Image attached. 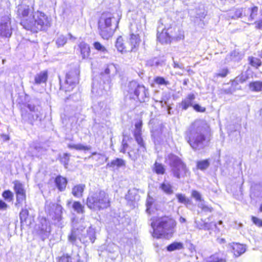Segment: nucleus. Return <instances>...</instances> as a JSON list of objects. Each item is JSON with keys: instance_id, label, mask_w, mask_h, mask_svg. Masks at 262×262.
Instances as JSON below:
<instances>
[{"instance_id": "55", "label": "nucleus", "mask_w": 262, "mask_h": 262, "mask_svg": "<svg viewBox=\"0 0 262 262\" xmlns=\"http://www.w3.org/2000/svg\"><path fill=\"white\" fill-rule=\"evenodd\" d=\"M228 73V70L227 68H223L219 70L217 73H216V77H225Z\"/></svg>"}, {"instance_id": "7", "label": "nucleus", "mask_w": 262, "mask_h": 262, "mask_svg": "<svg viewBox=\"0 0 262 262\" xmlns=\"http://www.w3.org/2000/svg\"><path fill=\"white\" fill-rule=\"evenodd\" d=\"M126 91L129 95V98L137 100L141 103L147 102L149 98V92L148 88L143 84L133 80L128 83Z\"/></svg>"}, {"instance_id": "23", "label": "nucleus", "mask_w": 262, "mask_h": 262, "mask_svg": "<svg viewBox=\"0 0 262 262\" xmlns=\"http://www.w3.org/2000/svg\"><path fill=\"white\" fill-rule=\"evenodd\" d=\"M78 48L82 59L88 58L91 51L89 45L84 42H81L78 45Z\"/></svg>"}, {"instance_id": "48", "label": "nucleus", "mask_w": 262, "mask_h": 262, "mask_svg": "<svg viewBox=\"0 0 262 262\" xmlns=\"http://www.w3.org/2000/svg\"><path fill=\"white\" fill-rule=\"evenodd\" d=\"M2 196L6 201L11 202L13 200V194L10 190H7L3 192Z\"/></svg>"}, {"instance_id": "42", "label": "nucleus", "mask_w": 262, "mask_h": 262, "mask_svg": "<svg viewBox=\"0 0 262 262\" xmlns=\"http://www.w3.org/2000/svg\"><path fill=\"white\" fill-rule=\"evenodd\" d=\"M249 88L253 91L259 92L262 91V82L259 81L250 83Z\"/></svg>"}, {"instance_id": "46", "label": "nucleus", "mask_w": 262, "mask_h": 262, "mask_svg": "<svg viewBox=\"0 0 262 262\" xmlns=\"http://www.w3.org/2000/svg\"><path fill=\"white\" fill-rule=\"evenodd\" d=\"M209 165L210 163L208 160L199 161L197 162V167L201 170L206 169L209 167Z\"/></svg>"}, {"instance_id": "54", "label": "nucleus", "mask_w": 262, "mask_h": 262, "mask_svg": "<svg viewBox=\"0 0 262 262\" xmlns=\"http://www.w3.org/2000/svg\"><path fill=\"white\" fill-rule=\"evenodd\" d=\"M57 262H73L72 260V257L68 255H63L61 257L58 258Z\"/></svg>"}, {"instance_id": "39", "label": "nucleus", "mask_w": 262, "mask_h": 262, "mask_svg": "<svg viewBox=\"0 0 262 262\" xmlns=\"http://www.w3.org/2000/svg\"><path fill=\"white\" fill-rule=\"evenodd\" d=\"M232 18L234 19L242 18L246 20V8H241L236 9L234 15L232 16Z\"/></svg>"}, {"instance_id": "22", "label": "nucleus", "mask_w": 262, "mask_h": 262, "mask_svg": "<svg viewBox=\"0 0 262 262\" xmlns=\"http://www.w3.org/2000/svg\"><path fill=\"white\" fill-rule=\"evenodd\" d=\"M140 38L138 34L132 33L130 35L128 43L130 45L129 51L134 52L135 49L139 46Z\"/></svg>"}, {"instance_id": "5", "label": "nucleus", "mask_w": 262, "mask_h": 262, "mask_svg": "<svg viewBox=\"0 0 262 262\" xmlns=\"http://www.w3.org/2000/svg\"><path fill=\"white\" fill-rule=\"evenodd\" d=\"M86 205L88 208L95 211L106 208L110 205L108 196L101 190L91 192L86 199Z\"/></svg>"}, {"instance_id": "56", "label": "nucleus", "mask_w": 262, "mask_h": 262, "mask_svg": "<svg viewBox=\"0 0 262 262\" xmlns=\"http://www.w3.org/2000/svg\"><path fill=\"white\" fill-rule=\"evenodd\" d=\"M250 63L252 66L254 67H259L261 65V61L259 59L256 58H252Z\"/></svg>"}, {"instance_id": "35", "label": "nucleus", "mask_w": 262, "mask_h": 262, "mask_svg": "<svg viewBox=\"0 0 262 262\" xmlns=\"http://www.w3.org/2000/svg\"><path fill=\"white\" fill-rule=\"evenodd\" d=\"M206 14L207 12L203 5H199L196 8L195 17L199 18L200 20H202L205 17Z\"/></svg>"}, {"instance_id": "41", "label": "nucleus", "mask_w": 262, "mask_h": 262, "mask_svg": "<svg viewBox=\"0 0 262 262\" xmlns=\"http://www.w3.org/2000/svg\"><path fill=\"white\" fill-rule=\"evenodd\" d=\"M68 147L71 149H75L78 150H89L91 148L90 146H84L81 144H69Z\"/></svg>"}, {"instance_id": "64", "label": "nucleus", "mask_w": 262, "mask_h": 262, "mask_svg": "<svg viewBox=\"0 0 262 262\" xmlns=\"http://www.w3.org/2000/svg\"><path fill=\"white\" fill-rule=\"evenodd\" d=\"M255 28L262 30V18L254 22Z\"/></svg>"}, {"instance_id": "30", "label": "nucleus", "mask_w": 262, "mask_h": 262, "mask_svg": "<svg viewBox=\"0 0 262 262\" xmlns=\"http://www.w3.org/2000/svg\"><path fill=\"white\" fill-rule=\"evenodd\" d=\"M159 188L168 195H171L173 193L172 186L168 181L165 180L160 184Z\"/></svg>"}, {"instance_id": "3", "label": "nucleus", "mask_w": 262, "mask_h": 262, "mask_svg": "<svg viewBox=\"0 0 262 262\" xmlns=\"http://www.w3.org/2000/svg\"><path fill=\"white\" fill-rule=\"evenodd\" d=\"M151 226L154 230V237L168 239L172 237L174 232L176 222L171 217L164 216L154 220Z\"/></svg>"}, {"instance_id": "44", "label": "nucleus", "mask_w": 262, "mask_h": 262, "mask_svg": "<svg viewBox=\"0 0 262 262\" xmlns=\"http://www.w3.org/2000/svg\"><path fill=\"white\" fill-rule=\"evenodd\" d=\"M56 45L58 48L63 47L67 42V38L63 35H59L56 39Z\"/></svg>"}, {"instance_id": "52", "label": "nucleus", "mask_w": 262, "mask_h": 262, "mask_svg": "<svg viewBox=\"0 0 262 262\" xmlns=\"http://www.w3.org/2000/svg\"><path fill=\"white\" fill-rule=\"evenodd\" d=\"M199 207L205 212H211L212 211V208L206 205L204 202L200 203Z\"/></svg>"}, {"instance_id": "21", "label": "nucleus", "mask_w": 262, "mask_h": 262, "mask_svg": "<svg viewBox=\"0 0 262 262\" xmlns=\"http://www.w3.org/2000/svg\"><path fill=\"white\" fill-rule=\"evenodd\" d=\"M195 99L194 94L190 93L180 103V106L183 110H186L189 106H192V102Z\"/></svg>"}, {"instance_id": "14", "label": "nucleus", "mask_w": 262, "mask_h": 262, "mask_svg": "<svg viewBox=\"0 0 262 262\" xmlns=\"http://www.w3.org/2000/svg\"><path fill=\"white\" fill-rule=\"evenodd\" d=\"M10 20L8 16H5L2 18L0 22V36L10 37L12 33L10 25Z\"/></svg>"}, {"instance_id": "34", "label": "nucleus", "mask_w": 262, "mask_h": 262, "mask_svg": "<svg viewBox=\"0 0 262 262\" xmlns=\"http://www.w3.org/2000/svg\"><path fill=\"white\" fill-rule=\"evenodd\" d=\"M152 170L157 174H164L165 173V168L162 163L156 161L152 167Z\"/></svg>"}, {"instance_id": "9", "label": "nucleus", "mask_w": 262, "mask_h": 262, "mask_svg": "<svg viewBox=\"0 0 262 262\" xmlns=\"http://www.w3.org/2000/svg\"><path fill=\"white\" fill-rule=\"evenodd\" d=\"M62 206L56 203L47 201L45 204V210L49 217L54 221V224L61 227L62 222Z\"/></svg>"}, {"instance_id": "15", "label": "nucleus", "mask_w": 262, "mask_h": 262, "mask_svg": "<svg viewBox=\"0 0 262 262\" xmlns=\"http://www.w3.org/2000/svg\"><path fill=\"white\" fill-rule=\"evenodd\" d=\"M117 72V68L114 63L108 64L105 67L104 71L101 72V78L104 82L109 83L111 81V76L115 75Z\"/></svg>"}, {"instance_id": "36", "label": "nucleus", "mask_w": 262, "mask_h": 262, "mask_svg": "<svg viewBox=\"0 0 262 262\" xmlns=\"http://www.w3.org/2000/svg\"><path fill=\"white\" fill-rule=\"evenodd\" d=\"M164 61L157 57L152 58L146 61V64L149 67H158L162 66Z\"/></svg>"}, {"instance_id": "28", "label": "nucleus", "mask_w": 262, "mask_h": 262, "mask_svg": "<svg viewBox=\"0 0 262 262\" xmlns=\"http://www.w3.org/2000/svg\"><path fill=\"white\" fill-rule=\"evenodd\" d=\"M50 232V226L46 220H44L41 222V226L40 227V233L42 235L43 238H46L48 236Z\"/></svg>"}, {"instance_id": "24", "label": "nucleus", "mask_w": 262, "mask_h": 262, "mask_svg": "<svg viewBox=\"0 0 262 262\" xmlns=\"http://www.w3.org/2000/svg\"><path fill=\"white\" fill-rule=\"evenodd\" d=\"M155 200L149 195H148L146 201V212L148 214H152L154 211Z\"/></svg>"}, {"instance_id": "38", "label": "nucleus", "mask_w": 262, "mask_h": 262, "mask_svg": "<svg viewBox=\"0 0 262 262\" xmlns=\"http://www.w3.org/2000/svg\"><path fill=\"white\" fill-rule=\"evenodd\" d=\"M183 248V244L181 242H173L169 245L166 248L167 250L170 252L177 250H181Z\"/></svg>"}, {"instance_id": "4", "label": "nucleus", "mask_w": 262, "mask_h": 262, "mask_svg": "<svg viewBox=\"0 0 262 262\" xmlns=\"http://www.w3.org/2000/svg\"><path fill=\"white\" fill-rule=\"evenodd\" d=\"M25 106L27 110L21 111V120L23 123L33 125L35 122L41 121L42 114L40 102L38 99H31L26 103Z\"/></svg>"}, {"instance_id": "27", "label": "nucleus", "mask_w": 262, "mask_h": 262, "mask_svg": "<svg viewBox=\"0 0 262 262\" xmlns=\"http://www.w3.org/2000/svg\"><path fill=\"white\" fill-rule=\"evenodd\" d=\"M236 89V85L232 81L231 83L225 84L224 86L221 90V93L224 94H232Z\"/></svg>"}, {"instance_id": "20", "label": "nucleus", "mask_w": 262, "mask_h": 262, "mask_svg": "<svg viewBox=\"0 0 262 262\" xmlns=\"http://www.w3.org/2000/svg\"><path fill=\"white\" fill-rule=\"evenodd\" d=\"M54 183L58 190L62 192L66 189L68 184V180L66 178L59 175L55 178Z\"/></svg>"}, {"instance_id": "29", "label": "nucleus", "mask_w": 262, "mask_h": 262, "mask_svg": "<svg viewBox=\"0 0 262 262\" xmlns=\"http://www.w3.org/2000/svg\"><path fill=\"white\" fill-rule=\"evenodd\" d=\"M232 247V252L234 253V255L236 257L240 256L246 251L245 247L242 244L234 243Z\"/></svg>"}, {"instance_id": "12", "label": "nucleus", "mask_w": 262, "mask_h": 262, "mask_svg": "<svg viewBox=\"0 0 262 262\" xmlns=\"http://www.w3.org/2000/svg\"><path fill=\"white\" fill-rule=\"evenodd\" d=\"M14 184V189L16 194V201L15 206L17 208L21 207L24 203H26V191L24 185L18 181H15Z\"/></svg>"}, {"instance_id": "33", "label": "nucleus", "mask_w": 262, "mask_h": 262, "mask_svg": "<svg viewBox=\"0 0 262 262\" xmlns=\"http://www.w3.org/2000/svg\"><path fill=\"white\" fill-rule=\"evenodd\" d=\"M85 188V185L79 184L75 186L72 188V193L76 198H80L82 195V193Z\"/></svg>"}, {"instance_id": "51", "label": "nucleus", "mask_w": 262, "mask_h": 262, "mask_svg": "<svg viewBox=\"0 0 262 262\" xmlns=\"http://www.w3.org/2000/svg\"><path fill=\"white\" fill-rule=\"evenodd\" d=\"M93 46L95 49L99 51H100L104 53L107 52V50L105 49V48L98 41L95 42L93 43Z\"/></svg>"}, {"instance_id": "45", "label": "nucleus", "mask_w": 262, "mask_h": 262, "mask_svg": "<svg viewBox=\"0 0 262 262\" xmlns=\"http://www.w3.org/2000/svg\"><path fill=\"white\" fill-rule=\"evenodd\" d=\"M72 208L77 213H83L84 212V206L79 202H74L72 204Z\"/></svg>"}, {"instance_id": "62", "label": "nucleus", "mask_w": 262, "mask_h": 262, "mask_svg": "<svg viewBox=\"0 0 262 262\" xmlns=\"http://www.w3.org/2000/svg\"><path fill=\"white\" fill-rule=\"evenodd\" d=\"M193 108L197 112H204L206 110L205 108L202 107L199 104H195L192 105Z\"/></svg>"}, {"instance_id": "19", "label": "nucleus", "mask_w": 262, "mask_h": 262, "mask_svg": "<svg viewBox=\"0 0 262 262\" xmlns=\"http://www.w3.org/2000/svg\"><path fill=\"white\" fill-rule=\"evenodd\" d=\"M258 7L254 6L251 8H246V20L252 21L255 20L258 15Z\"/></svg>"}, {"instance_id": "49", "label": "nucleus", "mask_w": 262, "mask_h": 262, "mask_svg": "<svg viewBox=\"0 0 262 262\" xmlns=\"http://www.w3.org/2000/svg\"><path fill=\"white\" fill-rule=\"evenodd\" d=\"M154 81L156 83L159 85H167L169 84V82L166 80L163 77L157 76L155 78Z\"/></svg>"}, {"instance_id": "50", "label": "nucleus", "mask_w": 262, "mask_h": 262, "mask_svg": "<svg viewBox=\"0 0 262 262\" xmlns=\"http://www.w3.org/2000/svg\"><path fill=\"white\" fill-rule=\"evenodd\" d=\"M135 138L136 142L141 148V150H142L143 151H144L146 150V148L141 136L135 137Z\"/></svg>"}, {"instance_id": "58", "label": "nucleus", "mask_w": 262, "mask_h": 262, "mask_svg": "<svg viewBox=\"0 0 262 262\" xmlns=\"http://www.w3.org/2000/svg\"><path fill=\"white\" fill-rule=\"evenodd\" d=\"M172 59H173V67L174 69H184V64L182 63L174 61L173 58H172Z\"/></svg>"}, {"instance_id": "26", "label": "nucleus", "mask_w": 262, "mask_h": 262, "mask_svg": "<svg viewBox=\"0 0 262 262\" xmlns=\"http://www.w3.org/2000/svg\"><path fill=\"white\" fill-rule=\"evenodd\" d=\"M48 79V73L47 71H42L36 74L34 77V83L40 84L42 83H46Z\"/></svg>"}, {"instance_id": "43", "label": "nucleus", "mask_w": 262, "mask_h": 262, "mask_svg": "<svg viewBox=\"0 0 262 262\" xmlns=\"http://www.w3.org/2000/svg\"><path fill=\"white\" fill-rule=\"evenodd\" d=\"M70 156L71 155L68 153H64L62 156L59 155L60 161L63 164L66 168H68Z\"/></svg>"}, {"instance_id": "6", "label": "nucleus", "mask_w": 262, "mask_h": 262, "mask_svg": "<svg viewBox=\"0 0 262 262\" xmlns=\"http://www.w3.org/2000/svg\"><path fill=\"white\" fill-rule=\"evenodd\" d=\"M120 18L116 19L113 14L110 12H103L98 21V29L100 36L105 39H108L113 33L114 30L112 28L113 21L116 22V27L118 25Z\"/></svg>"}, {"instance_id": "25", "label": "nucleus", "mask_w": 262, "mask_h": 262, "mask_svg": "<svg viewBox=\"0 0 262 262\" xmlns=\"http://www.w3.org/2000/svg\"><path fill=\"white\" fill-rule=\"evenodd\" d=\"M194 225L195 228L199 230H209L211 226V223L205 222L202 219H200V220H195Z\"/></svg>"}, {"instance_id": "8", "label": "nucleus", "mask_w": 262, "mask_h": 262, "mask_svg": "<svg viewBox=\"0 0 262 262\" xmlns=\"http://www.w3.org/2000/svg\"><path fill=\"white\" fill-rule=\"evenodd\" d=\"M168 163L171 168L173 177L177 179L184 177L187 176L188 169L186 165L180 158L173 154H169L166 158Z\"/></svg>"}, {"instance_id": "59", "label": "nucleus", "mask_w": 262, "mask_h": 262, "mask_svg": "<svg viewBox=\"0 0 262 262\" xmlns=\"http://www.w3.org/2000/svg\"><path fill=\"white\" fill-rule=\"evenodd\" d=\"M252 220L253 223L258 227H262V220L259 219L256 217L252 216Z\"/></svg>"}, {"instance_id": "57", "label": "nucleus", "mask_w": 262, "mask_h": 262, "mask_svg": "<svg viewBox=\"0 0 262 262\" xmlns=\"http://www.w3.org/2000/svg\"><path fill=\"white\" fill-rule=\"evenodd\" d=\"M246 80L245 78L244 77L243 75L239 76L236 77L234 80L232 81L237 86L238 85V82L243 83Z\"/></svg>"}, {"instance_id": "11", "label": "nucleus", "mask_w": 262, "mask_h": 262, "mask_svg": "<svg viewBox=\"0 0 262 262\" xmlns=\"http://www.w3.org/2000/svg\"><path fill=\"white\" fill-rule=\"evenodd\" d=\"M73 228L70 235L68 236L69 241L74 244L77 239L80 241V237H82L85 228V225L83 221L80 220L79 222L73 221Z\"/></svg>"}, {"instance_id": "2", "label": "nucleus", "mask_w": 262, "mask_h": 262, "mask_svg": "<svg viewBox=\"0 0 262 262\" xmlns=\"http://www.w3.org/2000/svg\"><path fill=\"white\" fill-rule=\"evenodd\" d=\"M17 13L21 18L20 25L27 30L37 32L50 26L48 17L43 13L39 11L33 12V9L29 6H19Z\"/></svg>"}, {"instance_id": "17", "label": "nucleus", "mask_w": 262, "mask_h": 262, "mask_svg": "<svg viewBox=\"0 0 262 262\" xmlns=\"http://www.w3.org/2000/svg\"><path fill=\"white\" fill-rule=\"evenodd\" d=\"M93 110L96 114L101 116H107L108 109L104 102H99L92 106Z\"/></svg>"}, {"instance_id": "53", "label": "nucleus", "mask_w": 262, "mask_h": 262, "mask_svg": "<svg viewBox=\"0 0 262 262\" xmlns=\"http://www.w3.org/2000/svg\"><path fill=\"white\" fill-rule=\"evenodd\" d=\"M179 202L183 204H187L189 202V199H187L184 194L178 193L176 194Z\"/></svg>"}, {"instance_id": "31", "label": "nucleus", "mask_w": 262, "mask_h": 262, "mask_svg": "<svg viewBox=\"0 0 262 262\" xmlns=\"http://www.w3.org/2000/svg\"><path fill=\"white\" fill-rule=\"evenodd\" d=\"M125 164V161L123 159L116 158V159L112 160L111 162L108 163L106 164V167L114 168L116 167L117 168H119L121 166H124Z\"/></svg>"}, {"instance_id": "1", "label": "nucleus", "mask_w": 262, "mask_h": 262, "mask_svg": "<svg viewBox=\"0 0 262 262\" xmlns=\"http://www.w3.org/2000/svg\"><path fill=\"white\" fill-rule=\"evenodd\" d=\"M209 128L202 120H196L191 123L185 133V138L192 149L201 151L209 145Z\"/></svg>"}, {"instance_id": "61", "label": "nucleus", "mask_w": 262, "mask_h": 262, "mask_svg": "<svg viewBox=\"0 0 262 262\" xmlns=\"http://www.w3.org/2000/svg\"><path fill=\"white\" fill-rule=\"evenodd\" d=\"M103 156V155L100 153H98L97 152H94L92 154L91 156H89V158L96 159L98 160L100 159L101 157Z\"/></svg>"}, {"instance_id": "16", "label": "nucleus", "mask_w": 262, "mask_h": 262, "mask_svg": "<svg viewBox=\"0 0 262 262\" xmlns=\"http://www.w3.org/2000/svg\"><path fill=\"white\" fill-rule=\"evenodd\" d=\"M157 39L162 43H167L170 41V37L166 30L163 27V25H159L157 28Z\"/></svg>"}, {"instance_id": "40", "label": "nucleus", "mask_w": 262, "mask_h": 262, "mask_svg": "<svg viewBox=\"0 0 262 262\" xmlns=\"http://www.w3.org/2000/svg\"><path fill=\"white\" fill-rule=\"evenodd\" d=\"M208 262H226V260L223 255L216 253L209 258Z\"/></svg>"}, {"instance_id": "32", "label": "nucleus", "mask_w": 262, "mask_h": 262, "mask_svg": "<svg viewBox=\"0 0 262 262\" xmlns=\"http://www.w3.org/2000/svg\"><path fill=\"white\" fill-rule=\"evenodd\" d=\"M115 46L118 51L120 52L129 51V48H127L124 45L123 39L122 36H119L117 38Z\"/></svg>"}, {"instance_id": "13", "label": "nucleus", "mask_w": 262, "mask_h": 262, "mask_svg": "<svg viewBox=\"0 0 262 262\" xmlns=\"http://www.w3.org/2000/svg\"><path fill=\"white\" fill-rule=\"evenodd\" d=\"M250 196L251 203L253 205L256 204L257 202L262 200V186L260 183H254L251 186Z\"/></svg>"}, {"instance_id": "60", "label": "nucleus", "mask_w": 262, "mask_h": 262, "mask_svg": "<svg viewBox=\"0 0 262 262\" xmlns=\"http://www.w3.org/2000/svg\"><path fill=\"white\" fill-rule=\"evenodd\" d=\"M192 196L194 198L196 201H201V195L196 190H193L191 193Z\"/></svg>"}, {"instance_id": "63", "label": "nucleus", "mask_w": 262, "mask_h": 262, "mask_svg": "<svg viewBox=\"0 0 262 262\" xmlns=\"http://www.w3.org/2000/svg\"><path fill=\"white\" fill-rule=\"evenodd\" d=\"M128 146V144L123 139L122 142V148L120 150V152L122 153H125L126 151V149Z\"/></svg>"}, {"instance_id": "18", "label": "nucleus", "mask_w": 262, "mask_h": 262, "mask_svg": "<svg viewBox=\"0 0 262 262\" xmlns=\"http://www.w3.org/2000/svg\"><path fill=\"white\" fill-rule=\"evenodd\" d=\"M96 232L94 228L89 227L86 230V233L84 234L82 237H80V242L84 244L94 243L96 239Z\"/></svg>"}, {"instance_id": "37", "label": "nucleus", "mask_w": 262, "mask_h": 262, "mask_svg": "<svg viewBox=\"0 0 262 262\" xmlns=\"http://www.w3.org/2000/svg\"><path fill=\"white\" fill-rule=\"evenodd\" d=\"M21 208V210L19 213V218L20 223L22 224L23 223L26 222L27 219L29 216V211L27 208L26 205H25L24 207H23V205Z\"/></svg>"}, {"instance_id": "10", "label": "nucleus", "mask_w": 262, "mask_h": 262, "mask_svg": "<svg viewBox=\"0 0 262 262\" xmlns=\"http://www.w3.org/2000/svg\"><path fill=\"white\" fill-rule=\"evenodd\" d=\"M80 71L78 67L69 71L66 75V80L63 89L66 92H70L73 90L79 82Z\"/></svg>"}, {"instance_id": "47", "label": "nucleus", "mask_w": 262, "mask_h": 262, "mask_svg": "<svg viewBox=\"0 0 262 262\" xmlns=\"http://www.w3.org/2000/svg\"><path fill=\"white\" fill-rule=\"evenodd\" d=\"M230 56L232 60L236 61H238L243 58V55L236 50H234L232 51L230 54Z\"/></svg>"}]
</instances>
